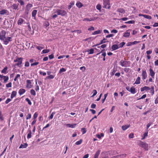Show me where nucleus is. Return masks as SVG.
Masks as SVG:
<instances>
[{
    "mask_svg": "<svg viewBox=\"0 0 158 158\" xmlns=\"http://www.w3.org/2000/svg\"><path fill=\"white\" fill-rule=\"evenodd\" d=\"M124 59V60H122L120 62V65L122 67H127V66H130V61H127L125 60V59Z\"/></svg>",
    "mask_w": 158,
    "mask_h": 158,
    "instance_id": "1",
    "label": "nucleus"
},
{
    "mask_svg": "<svg viewBox=\"0 0 158 158\" xmlns=\"http://www.w3.org/2000/svg\"><path fill=\"white\" fill-rule=\"evenodd\" d=\"M110 0H103V8H107L109 9L110 8Z\"/></svg>",
    "mask_w": 158,
    "mask_h": 158,
    "instance_id": "2",
    "label": "nucleus"
},
{
    "mask_svg": "<svg viewBox=\"0 0 158 158\" xmlns=\"http://www.w3.org/2000/svg\"><path fill=\"white\" fill-rule=\"evenodd\" d=\"M23 58L22 57H18L16 59L14 60V62H18V63L15 64V65L19 66L22 63V60Z\"/></svg>",
    "mask_w": 158,
    "mask_h": 158,
    "instance_id": "3",
    "label": "nucleus"
},
{
    "mask_svg": "<svg viewBox=\"0 0 158 158\" xmlns=\"http://www.w3.org/2000/svg\"><path fill=\"white\" fill-rule=\"evenodd\" d=\"M139 145L142 148H144L146 150H148V145L145 142L140 141Z\"/></svg>",
    "mask_w": 158,
    "mask_h": 158,
    "instance_id": "4",
    "label": "nucleus"
},
{
    "mask_svg": "<svg viewBox=\"0 0 158 158\" xmlns=\"http://www.w3.org/2000/svg\"><path fill=\"white\" fill-rule=\"evenodd\" d=\"M12 41L11 38L10 37H7V38L6 37V38H4V40L3 41L4 44L5 45H7L8 44L9 42Z\"/></svg>",
    "mask_w": 158,
    "mask_h": 158,
    "instance_id": "5",
    "label": "nucleus"
},
{
    "mask_svg": "<svg viewBox=\"0 0 158 158\" xmlns=\"http://www.w3.org/2000/svg\"><path fill=\"white\" fill-rule=\"evenodd\" d=\"M106 38H104L103 39V40H102L100 41V43L99 44H97L95 45H94L93 46V47H96L98 45L105 43L106 42H108V41H106Z\"/></svg>",
    "mask_w": 158,
    "mask_h": 158,
    "instance_id": "6",
    "label": "nucleus"
},
{
    "mask_svg": "<svg viewBox=\"0 0 158 158\" xmlns=\"http://www.w3.org/2000/svg\"><path fill=\"white\" fill-rule=\"evenodd\" d=\"M142 76H143V80L145 79L147 76V74L146 73V71L145 70H143L142 73Z\"/></svg>",
    "mask_w": 158,
    "mask_h": 158,
    "instance_id": "7",
    "label": "nucleus"
},
{
    "mask_svg": "<svg viewBox=\"0 0 158 158\" xmlns=\"http://www.w3.org/2000/svg\"><path fill=\"white\" fill-rule=\"evenodd\" d=\"M31 81L29 80H27V84L26 85L27 87H29V88H31L32 86L31 85Z\"/></svg>",
    "mask_w": 158,
    "mask_h": 158,
    "instance_id": "8",
    "label": "nucleus"
},
{
    "mask_svg": "<svg viewBox=\"0 0 158 158\" xmlns=\"http://www.w3.org/2000/svg\"><path fill=\"white\" fill-rule=\"evenodd\" d=\"M19 5V4H14L12 5L11 6V7L13 9H15L18 10V6Z\"/></svg>",
    "mask_w": 158,
    "mask_h": 158,
    "instance_id": "9",
    "label": "nucleus"
},
{
    "mask_svg": "<svg viewBox=\"0 0 158 158\" xmlns=\"http://www.w3.org/2000/svg\"><path fill=\"white\" fill-rule=\"evenodd\" d=\"M33 5L31 4L28 3L27 4L26 6V9L27 10H30L31 8L32 7Z\"/></svg>",
    "mask_w": 158,
    "mask_h": 158,
    "instance_id": "10",
    "label": "nucleus"
},
{
    "mask_svg": "<svg viewBox=\"0 0 158 158\" xmlns=\"http://www.w3.org/2000/svg\"><path fill=\"white\" fill-rule=\"evenodd\" d=\"M150 89V88L148 86H145L141 88V91L143 92L144 90L148 91Z\"/></svg>",
    "mask_w": 158,
    "mask_h": 158,
    "instance_id": "11",
    "label": "nucleus"
},
{
    "mask_svg": "<svg viewBox=\"0 0 158 158\" xmlns=\"http://www.w3.org/2000/svg\"><path fill=\"white\" fill-rule=\"evenodd\" d=\"M149 72H150V75L153 78H154V76L155 74V73L151 69H149Z\"/></svg>",
    "mask_w": 158,
    "mask_h": 158,
    "instance_id": "12",
    "label": "nucleus"
},
{
    "mask_svg": "<svg viewBox=\"0 0 158 158\" xmlns=\"http://www.w3.org/2000/svg\"><path fill=\"white\" fill-rule=\"evenodd\" d=\"M117 11L121 13L124 14L125 12V10L123 8H119L117 9Z\"/></svg>",
    "mask_w": 158,
    "mask_h": 158,
    "instance_id": "13",
    "label": "nucleus"
},
{
    "mask_svg": "<svg viewBox=\"0 0 158 158\" xmlns=\"http://www.w3.org/2000/svg\"><path fill=\"white\" fill-rule=\"evenodd\" d=\"M25 91L26 90L24 89L21 88L19 89V94L20 95H21L22 94H23V93H25Z\"/></svg>",
    "mask_w": 158,
    "mask_h": 158,
    "instance_id": "14",
    "label": "nucleus"
},
{
    "mask_svg": "<svg viewBox=\"0 0 158 158\" xmlns=\"http://www.w3.org/2000/svg\"><path fill=\"white\" fill-rule=\"evenodd\" d=\"M119 48V46L117 44L113 45L112 47V49L113 51L116 50Z\"/></svg>",
    "mask_w": 158,
    "mask_h": 158,
    "instance_id": "15",
    "label": "nucleus"
},
{
    "mask_svg": "<svg viewBox=\"0 0 158 158\" xmlns=\"http://www.w3.org/2000/svg\"><path fill=\"white\" fill-rule=\"evenodd\" d=\"M129 92H130L131 94H135L136 93L135 88L133 86L131 87Z\"/></svg>",
    "mask_w": 158,
    "mask_h": 158,
    "instance_id": "16",
    "label": "nucleus"
},
{
    "mask_svg": "<svg viewBox=\"0 0 158 158\" xmlns=\"http://www.w3.org/2000/svg\"><path fill=\"white\" fill-rule=\"evenodd\" d=\"M28 146V144L27 143H25L24 144H21L19 147V148H26Z\"/></svg>",
    "mask_w": 158,
    "mask_h": 158,
    "instance_id": "17",
    "label": "nucleus"
},
{
    "mask_svg": "<svg viewBox=\"0 0 158 158\" xmlns=\"http://www.w3.org/2000/svg\"><path fill=\"white\" fill-rule=\"evenodd\" d=\"M130 126V125H123L122 127V128L123 131H125Z\"/></svg>",
    "mask_w": 158,
    "mask_h": 158,
    "instance_id": "18",
    "label": "nucleus"
},
{
    "mask_svg": "<svg viewBox=\"0 0 158 158\" xmlns=\"http://www.w3.org/2000/svg\"><path fill=\"white\" fill-rule=\"evenodd\" d=\"M16 94H17L16 91H13L12 92V94L11 95V96H10L11 98V99H12L13 98H14L16 96Z\"/></svg>",
    "mask_w": 158,
    "mask_h": 158,
    "instance_id": "19",
    "label": "nucleus"
},
{
    "mask_svg": "<svg viewBox=\"0 0 158 158\" xmlns=\"http://www.w3.org/2000/svg\"><path fill=\"white\" fill-rule=\"evenodd\" d=\"M29 133L27 134V138L28 139L31 138V131L30 129H28Z\"/></svg>",
    "mask_w": 158,
    "mask_h": 158,
    "instance_id": "20",
    "label": "nucleus"
},
{
    "mask_svg": "<svg viewBox=\"0 0 158 158\" xmlns=\"http://www.w3.org/2000/svg\"><path fill=\"white\" fill-rule=\"evenodd\" d=\"M76 125V124H70L68 123L67 124V126L69 127L72 128H73L75 127Z\"/></svg>",
    "mask_w": 158,
    "mask_h": 158,
    "instance_id": "21",
    "label": "nucleus"
},
{
    "mask_svg": "<svg viewBox=\"0 0 158 158\" xmlns=\"http://www.w3.org/2000/svg\"><path fill=\"white\" fill-rule=\"evenodd\" d=\"M24 21V20L23 19L20 18L18 21V25H21L23 23Z\"/></svg>",
    "mask_w": 158,
    "mask_h": 158,
    "instance_id": "22",
    "label": "nucleus"
},
{
    "mask_svg": "<svg viewBox=\"0 0 158 158\" xmlns=\"http://www.w3.org/2000/svg\"><path fill=\"white\" fill-rule=\"evenodd\" d=\"M37 10H34L32 12V17H34V18L35 17V15L37 14Z\"/></svg>",
    "mask_w": 158,
    "mask_h": 158,
    "instance_id": "23",
    "label": "nucleus"
},
{
    "mask_svg": "<svg viewBox=\"0 0 158 158\" xmlns=\"http://www.w3.org/2000/svg\"><path fill=\"white\" fill-rule=\"evenodd\" d=\"M140 83V77H138L137 78L135 84H139Z\"/></svg>",
    "mask_w": 158,
    "mask_h": 158,
    "instance_id": "24",
    "label": "nucleus"
},
{
    "mask_svg": "<svg viewBox=\"0 0 158 158\" xmlns=\"http://www.w3.org/2000/svg\"><path fill=\"white\" fill-rule=\"evenodd\" d=\"M8 11L7 10L3 9L0 11V14L2 15H3L7 13Z\"/></svg>",
    "mask_w": 158,
    "mask_h": 158,
    "instance_id": "25",
    "label": "nucleus"
},
{
    "mask_svg": "<svg viewBox=\"0 0 158 158\" xmlns=\"http://www.w3.org/2000/svg\"><path fill=\"white\" fill-rule=\"evenodd\" d=\"M102 32V31L100 30L96 31H94L92 35H95L97 34H100Z\"/></svg>",
    "mask_w": 158,
    "mask_h": 158,
    "instance_id": "26",
    "label": "nucleus"
},
{
    "mask_svg": "<svg viewBox=\"0 0 158 158\" xmlns=\"http://www.w3.org/2000/svg\"><path fill=\"white\" fill-rule=\"evenodd\" d=\"M67 12L65 10H60V15L64 16H65Z\"/></svg>",
    "mask_w": 158,
    "mask_h": 158,
    "instance_id": "27",
    "label": "nucleus"
},
{
    "mask_svg": "<svg viewBox=\"0 0 158 158\" xmlns=\"http://www.w3.org/2000/svg\"><path fill=\"white\" fill-rule=\"evenodd\" d=\"M130 35V33L129 32H126L124 33L123 36L125 37H128Z\"/></svg>",
    "mask_w": 158,
    "mask_h": 158,
    "instance_id": "28",
    "label": "nucleus"
},
{
    "mask_svg": "<svg viewBox=\"0 0 158 158\" xmlns=\"http://www.w3.org/2000/svg\"><path fill=\"white\" fill-rule=\"evenodd\" d=\"M7 69V67L6 66L2 71L1 72L2 73L6 74V71Z\"/></svg>",
    "mask_w": 158,
    "mask_h": 158,
    "instance_id": "29",
    "label": "nucleus"
},
{
    "mask_svg": "<svg viewBox=\"0 0 158 158\" xmlns=\"http://www.w3.org/2000/svg\"><path fill=\"white\" fill-rule=\"evenodd\" d=\"M117 71V70L116 69L114 68L113 69V71L110 73V74L111 76H113L114 74V73L116 72V71Z\"/></svg>",
    "mask_w": 158,
    "mask_h": 158,
    "instance_id": "30",
    "label": "nucleus"
},
{
    "mask_svg": "<svg viewBox=\"0 0 158 158\" xmlns=\"http://www.w3.org/2000/svg\"><path fill=\"white\" fill-rule=\"evenodd\" d=\"M100 151H101L100 150H98L96 152L94 157H98L100 154Z\"/></svg>",
    "mask_w": 158,
    "mask_h": 158,
    "instance_id": "31",
    "label": "nucleus"
},
{
    "mask_svg": "<svg viewBox=\"0 0 158 158\" xmlns=\"http://www.w3.org/2000/svg\"><path fill=\"white\" fill-rule=\"evenodd\" d=\"M76 5L77 7L79 8H81L83 6V5L80 2H77L76 4Z\"/></svg>",
    "mask_w": 158,
    "mask_h": 158,
    "instance_id": "32",
    "label": "nucleus"
},
{
    "mask_svg": "<svg viewBox=\"0 0 158 158\" xmlns=\"http://www.w3.org/2000/svg\"><path fill=\"white\" fill-rule=\"evenodd\" d=\"M31 94L32 95H33L34 96H35L36 95V93L35 90L33 89H31L30 91Z\"/></svg>",
    "mask_w": 158,
    "mask_h": 158,
    "instance_id": "33",
    "label": "nucleus"
},
{
    "mask_svg": "<svg viewBox=\"0 0 158 158\" xmlns=\"http://www.w3.org/2000/svg\"><path fill=\"white\" fill-rule=\"evenodd\" d=\"M55 77V76L52 75H50L49 76L46 77V79H53Z\"/></svg>",
    "mask_w": 158,
    "mask_h": 158,
    "instance_id": "34",
    "label": "nucleus"
},
{
    "mask_svg": "<svg viewBox=\"0 0 158 158\" xmlns=\"http://www.w3.org/2000/svg\"><path fill=\"white\" fill-rule=\"evenodd\" d=\"M17 1L19 2L21 6H23L24 4V2L22 0H17Z\"/></svg>",
    "mask_w": 158,
    "mask_h": 158,
    "instance_id": "35",
    "label": "nucleus"
},
{
    "mask_svg": "<svg viewBox=\"0 0 158 158\" xmlns=\"http://www.w3.org/2000/svg\"><path fill=\"white\" fill-rule=\"evenodd\" d=\"M83 140L82 139H80L79 140L76 142L75 144L77 145L80 144L82 142Z\"/></svg>",
    "mask_w": 158,
    "mask_h": 158,
    "instance_id": "36",
    "label": "nucleus"
},
{
    "mask_svg": "<svg viewBox=\"0 0 158 158\" xmlns=\"http://www.w3.org/2000/svg\"><path fill=\"white\" fill-rule=\"evenodd\" d=\"M4 38H6V36H4V35L0 34V40L3 41L4 40Z\"/></svg>",
    "mask_w": 158,
    "mask_h": 158,
    "instance_id": "37",
    "label": "nucleus"
},
{
    "mask_svg": "<svg viewBox=\"0 0 158 158\" xmlns=\"http://www.w3.org/2000/svg\"><path fill=\"white\" fill-rule=\"evenodd\" d=\"M81 131L82 132V134H84L86 132L87 130L85 128H82L81 129Z\"/></svg>",
    "mask_w": 158,
    "mask_h": 158,
    "instance_id": "38",
    "label": "nucleus"
},
{
    "mask_svg": "<svg viewBox=\"0 0 158 158\" xmlns=\"http://www.w3.org/2000/svg\"><path fill=\"white\" fill-rule=\"evenodd\" d=\"M104 136V134L103 133H101L100 135L97 134V137L99 139H101V137H103Z\"/></svg>",
    "mask_w": 158,
    "mask_h": 158,
    "instance_id": "39",
    "label": "nucleus"
},
{
    "mask_svg": "<svg viewBox=\"0 0 158 158\" xmlns=\"http://www.w3.org/2000/svg\"><path fill=\"white\" fill-rule=\"evenodd\" d=\"M125 44V43L124 42H122L120 43L118 45V46H119V48H122L123 46Z\"/></svg>",
    "mask_w": 158,
    "mask_h": 158,
    "instance_id": "40",
    "label": "nucleus"
},
{
    "mask_svg": "<svg viewBox=\"0 0 158 158\" xmlns=\"http://www.w3.org/2000/svg\"><path fill=\"white\" fill-rule=\"evenodd\" d=\"M74 5V3L73 2H71L69 5L68 8L70 10L72 7Z\"/></svg>",
    "mask_w": 158,
    "mask_h": 158,
    "instance_id": "41",
    "label": "nucleus"
},
{
    "mask_svg": "<svg viewBox=\"0 0 158 158\" xmlns=\"http://www.w3.org/2000/svg\"><path fill=\"white\" fill-rule=\"evenodd\" d=\"M6 32L4 30H2L1 32H0V34H1V35H4V36H6Z\"/></svg>",
    "mask_w": 158,
    "mask_h": 158,
    "instance_id": "42",
    "label": "nucleus"
},
{
    "mask_svg": "<svg viewBox=\"0 0 158 158\" xmlns=\"http://www.w3.org/2000/svg\"><path fill=\"white\" fill-rule=\"evenodd\" d=\"M26 101L27 102L28 104L30 105H31L32 104V103L30 101V100L28 98H27L25 99Z\"/></svg>",
    "mask_w": 158,
    "mask_h": 158,
    "instance_id": "43",
    "label": "nucleus"
},
{
    "mask_svg": "<svg viewBox=\"0 0 158 158\" xmlns=\"http://www.w3.org/2000/svg\"><path fill=\"white\" fill-rule=\"evenodd\" d=\"M144 18L149 19H152V17L151 16L146 15H144Z\"/></svg>",
    "mask_w": 158,
    "mask_h": 158,
    "instance_id": "44",
    "label": "nucleus"
},
{
    "mask_svg": "<svg viewBox=\"0 0 158 158\" xmlns=\"http://www.w3.org/2000/svg\"><path fill=\"white\" fill-rule=\"evenodd\" d=\"M55 114H56L55 112L54 111V112H52V114H51V115L49 117V118L50 119H52L53 118L54 115Z\"/></svg>",
    "mask_w": 158,
    "mask_h": 158,
    "instance_id": "45",
    "label": "nucleus"
},
{
    "mask_svg": "<svg viewBox=\"0 0 158 158\" xmlns=\"http://www.w3.org/2000/svg\"><path fill=\"white\" fill-rule=\"evenodd\" d=\"M39 64V62H35L34 63H31V66L37 65Z\"/></svg>",
    "mask_w": 158,
    "mask_h": 158,
    "instance_id": "46",
    "label": "nucleus"
},
{
    "mask_svg": "<svg viewBox=\"0 0 158 158\" xmlns=\"http://www.w3.org/2000/svg\"><path fill=\"white\" fill-rule=\"evenodd\" d=\"M44 26H45L46 27H47L49 25V23L47 21H45L44 22Z\"/></svg>",
    "mask_w": 158,
    "mask_h": 158,
    "instance_id": "47",
    "label": "nucleus"
},
{
    "mask_svg": "<svg viewBox=\"0 0 158 158\" xmlns=\"http://www.w3.org/2000/svg\"><path fill=\"white\" fill-rule=\"evenodd\" d=\"M92 20H93V19L91 18H90V19L86 18H85L83 19V21H91Z\"/></svg>",
    "mask_w": 158,
    "mask_h": 158,
    "instance_id": "48",
    "label": "nucleus"
},
{
    "mask_svg": "<svg viewBox=\"0 0 158 158\" xmlns=\"http://www.w3.org/2000/svg\"><path fill=\"white\" fill-rule=\"evenodd\" d=\"M49 49H44L42 51V52L43 53L45 54L46 53H48L49 52Z\"/></svg>",
    "mask_w": 158,
    "mask_h": 158,
    "instance_id": "49",
    "label": "nucleus"
},
{
    "mask_svg": "<svg viewBox=\"0 0 158 158\" xmlns=\"http://www.w3.org/2000/svg\"><path fill=\"white\" fill-rule=\"evenodd\" d=\"M0 120L3 121L4 120V118L3 117V115L2 114V113L1 111L0 110Z\"/></svg>",
    "mask_w": 158,
    "mask_h": 158,
    "instance_id": "50",
    "label": "nucleus"
},
{
    "mask_svg": "<svg viewBox=\"0 0 158 158\" xmlns=\"http://www.w3.org/2000/svg\"><path fill=\"white\" fill-rule=\"evenodd\" d=\"M96 7L97 10H100L101 8V6L100 4H98L96 6Z\"/></svg>",
    "mask_w": 158,
    "mask_h": 158,
    "instance_id": "51",
    "label": "nucleus"
},
{
    "mask_svg": "<svg viewBox=\"0 0 158 158\" xmlns=\"http://www.w3.org/2000/svg\"><path fill=\"white\" fill-rule=\"evenodd\" d=\"M38 115V114L37 112H35L33 115V119H36Z\"/></svg>",
    "mask_w": 158,
    "mask_h": 158,
    "instance_id": "52",
    "label": "nucleus"
},
{
    "mask_svg": "<svg viewBox=\"0 0 158 158\" xmlns=\"http://www.w3.org/2000/svg\"><path fill=\"white\" fill-rule=\"evenodd\" d=\"M65 71H66V69L64 68H62L60 69L59 71V73H62L63 72H64Z\"/></svg>",
    "mask_w": 158,
    "mask_h": 158,
    "instance_id": "53",
    "label": "nucleus"
},
{
    "mask_svg": "<svg viewBox=\"0 0 158 158\" xmlns=\"http://www.w3.org/2000/svg\"><path fill=\"white\" fill-rule=\"evenodd\" d=\"M6 87L7 88L11 87L12 86V83L11 82H9L8 84H6Z\"/></svg>",
    "mask_w": 158,
    "mask_h": 158,
    "instance_id": "54",
    "label": "nucleus"
},
{
    "mask_svg": "<svg viewBox=\"0 0 158 158\" xmlns=\"http://www.w3.org/2000/svg\"><path fill=\"white\" fill-rule=\"evenodd\" d=\"M146 96H146V94H144L140 98H138L137 99V100H140L141 99H143V98H146Z\"/></svg>",
    "mask_w": 158,
    "mask_h": 158,
    "instance_id": "55",
    "label": "nucleus"
},
{
    "mask_svg": "<svg viewBox=\"0 0 158 158\" xmlns=\"http://www.w3.org/2000/svg\"><path fill=\"white\" fill-rule=\"evenodd\" d=\"M89 54H93L94 52V50L93 48H91L89 50Z\"/></svg>",
    "mask_w": 158,
    "mask_h": 158,
    "instance_id": "56",
    "label": "nucleus"
},
{
    "mask_svg": "<svg viewBox=\"0 0 158 158\" xmlns=\"http://www.w3.org/2000/svg\"><path fill=\"white\" fill-rule=\"evenodd\" d=\"M31 114L29 113L28 114V115L27 116L26 119H30L31 118Z\"/></svg>",
    "mask_w": 158,
    "mask_h": 158,
    "instance_id": "57",
    "label": "nucleus"
},
{
    "mask_svg": "<svg viewBox=\"0 0 158 158\" xmlns=\"http://www.w3.org/2000/svg\"><path fill=\"white\" fill-rule=\"evenodd\" d=\"M4 82L6 83L9 79V77L8 76H6V77H4Z\"/></svg>",
    "mask_w": 158,
    "mask_h": 158,
    "instance_id": "58",
    "label": "nucleus"
},
{
    "mask_svg": "<svg viewBox=\"0 0 158 158\" xmlns=\"http://www.w3.org/2000/svg\"><path fill=\"white\" fill-rule=\"evenodd\" d=\"M20 77V75L19 74H17L16 76L15 77V78H14V80L15 81H16L17 80V78L19 77Z\"/></svg>",
    "mask_w": 158,
    "mask_h": 158,
    "instance_id": "59",
    "label": "nucleus"
},
{
    "mask_svg": "<svg viewBox=\"0 0 158 158\" xmlns=\"http://www.w3.org/2000/svg\"><path fill=\"white\" fill-rule=\"evenodd\" d=\"M48 57L50 59H52L54 58V55L53 54L50 55H49Z\"/></svg>",
    "mask_w": 158,
    "mask_h": 158,
    "instance_id": "60",
    "label": "nucleus"
},
{
    "mask_svg": "<svg viewBox=\"0 0 158 158\" xmlns=\"http://www.w3.org/2000/svg\"><path fill=\"white\" fill-rule=\"evenodd\" d=\"M129 137L130 138H133L134 137V134L133 133H131L129 134Z\"/></svg>",
    "mask_w": 158,
    "mask_h": 158,
    "instance_id": "61",
    "label": "nucleus"
},
{
    "mask_svg": "<svg viewBox=\"0 0 158 158\" xmlns=\"http://www.w3.org/2000/svg\"><path fill=\"white\" fill-rule=\"evenodd\" d=\"M92 93H93L94 96H95L97 94V92L96 90L94 89L93 90Z\"/></svg>",
    "mask_w": 158,
    "mask_h": 158,
    "instance_id": "62",
    "label": "nucleus"
},
{
    "mask_svg": "<svg viewBox=\"0 0 158 158\" xmlns=\"http://www.w3.org/2000/svg\"><path fill=\"white\" fill-rule=\"evenodd\" d=\"M96 105L94 103L92 104L91 106V107L93 109L95 108H96Z\"/></svg>",
    "mask_w": 158,
    "mask_h": 158,
    "instance_id": "63",
    "label": "nucleus"
},
{
    "mask_svg": "<svg viewBox=\"0 0 158 158\" xmlns=\"http://www.w3.org/2000/svg\"><path fill=\"white\" fill-rule=\"evenodd\" d=\"M112 158H122V157H121V156L119 155H118L117 156H113L112 157Z\"/></svg>",
    "mask_w": 158,
    "mask_h": 158,
    "instance_id": "64",
    "label": "nucleus"
}]
</instances>
